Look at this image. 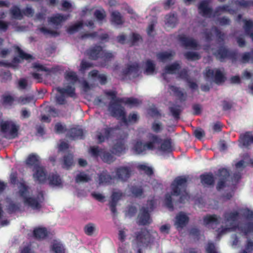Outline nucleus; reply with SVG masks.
<instances>
[{
	"mask_svg": "<svg viewBox=\"0 0 253 253\" xmlns=\"http://www.w3.org/2000/svg\"><path fill=\"white\" fill-rule=\"evenodd\" d=\"M28 85L27 81L24 79H21L18 81V87L20 89H25Z\"/></svg>",
	"mask_w": 253,
	"mask_h": 253,
	"instance_id": "53",
	"label": "nucleus"
},
{
	"mask_svg": "<svg viewBox=\"0 0 253 253\" xmlns=\"http://www.w3.org/2000/svg\"><path fill=\"white\" fill-rule=\"evenodd\" d=\"M73 164V157L71 155H69L65 157L64 160L63 167L65 168L68 169Z\"/></svg>",
	"mask_w": 253,
	"mask_h": 253,
	"instance_id": "45",
	"label": "nucleus"
},
{
	"mask_svg": "<svg viewBox=\"0 0 253 253\" xmlns=\"http://www.w3.org/2000/svg\"><path fill=\"white\" fill-rule=\"evenodd\" d=\"M206 250L208 253H217L214 245L211 243L208 244Z\"/></svg>",
	"mask_w": 253,
	"mask_h": 253,
	"instance_id": "54",
	"label": "nucleus"
},
{
	"mask_svg": "<svg viewBox=\"0 0 253 253\" xmlns=\"http://www.w3.org/2000/svg\"><path fill=\"white\" fill-rule=\"evenodd\" d=\"M72 133H75V134L72 137L75 138L76 137L81 136L83 134V131L81 129H76L75 128L72 129L71 130Z\"/></svg>",
	"mask_w": 253,
	"mask_h": 253,
	"instance_id": "57",
	"label": "nucleus"
},
{
	"mask_svg": "<svg viewBox=\"0 0 253 253\" xmlns=\"http://www.w3.org/2000/svg\"><path fill=\"white\" fill-rule=\"evenodd\" d=\"M95 16L97 20H101L105 17V11L103 9L97 10L95 12Z\"/></svg>",
	"mask_w": 253,
	"mask_h": 253,
	"instance_id": "49",
	"label": "nucleus"
},
{
	"mask_svg": "<svg viewBox=\"0 0 253 253\" xmlns=\"http://www.w3.org/2000/svg\"><path fill=\"white\" fill-rule=\"evenodd\" d=\"M34 101V99L31 96H24L20 97L18 103L21 105H25Z\"/></svg>",
	"mask_w": 253,
	"mask_h": 253,
	"instance_id": "38",
	"label": "nucleus"
},
{
	"mask_svg": "<svg viewBox=\"0 0 253 253\" xmlns=\"http://www.w3.org/2000/svg\"><path fill=\"white\" fill-rule=\"evenodd\" d=\"M35 237L37 239H43L47 234L46 229L42 227H38L34 230L33 231Z\"/></svg>",
	"mask_w": 253,
	"mask_h": 253,
	"instance_id": "21",
	"label": "nucleus"
},
{
	"mask_svg": "<svg viewBox=\"0 0 253 253\" xmlns=\"http://www.w3.org/2000/svg\"><path fill=\"white\" fill-rule=\"evenodd\" d=\"M18 126L11 121H2L0 123V130L8 138H13L17 135Z\"/></svg>",
	"mask_w": 253,
	"mask_h": 253,
	"instance_id": "8",
	"label": "nucleus"
},
{
	"mask_svg": "<svg viewBox=\"0 0 253 253\" xmlns=\"http://www.w3.org/2000/svg\"><path fill=\"white\" fill-rule=\"evenodd\" d=\"M149 210H144L141 211L138 216V223L140 224L145 225L151 222V219L148 213Z\"/></svg>",
	"mask_w": 253,
	"mask_h": 253,
	"instance_id": "19",
	"label": "nucleus"
},
{
	"mask_svg": "<svg viewBox=\"0 0 253 253\" xmlns=\"http://www.w3.org/2000/svg\"><path fill=\"white\" fill-rule=\"evenodd\" d=\"M247 163L248 160L246 159L245 160L240 161L236 164V167L238 169H240L242 168H244L246 166V164Z\"/></svg>",
	"mask_w": 253,
	"mask_h": 253,
	"instance_id": "58",
	"label": "nucleus"
},
{
	"mask_svg": "<svg viewBox=\"0 0 253 253\" xmlns=\"http://www.w3.org/2000/svg\"><path fill=\"white\" fill-rule=\"evenodd\" d=\"M253 250V243L249 241L247 243L246 251H243L242 253H249Z\"/></svg>",
	"mask_w": 253,
	"mask_h": 253,
	"instance_id": "56",
	"label": "nucleus"
},
{
	"mask_svg": "<svg viewBox=\"0 0 253 253\" xmlns=\"http://www.w3.org/2000/svg\"><path fill=\"white\" fill-rule=\"evenodd\" d=\"M253 143V134L251 132H246L241 135L240 138V146L248 147Z\"/></svg>",
	"mask_w": 253,
	"mask_h": 253,
	"instance_id": "15",
	"label": "nucleus"
},
{
	"mask_svg": "<svg viewBox=\"0 0 253 253\" xmlns=\"http://www.w3.org/2000/svg\"><path fill=\"white\" fill-rule=\"evenodd\" d=\"M220 175L221 176L223 177V178H226V177L229 175V172L226 169H221L219 171ZM225 182V179H221L220 181L218 182L217 186V188L218 190H220L224 187V183Z\"/></svg>",
	"mask_w": 253,
	"mask_h": 253,
	"instance_id": "26",
	"label": "nucleus"
},
{
	"mask_svg": "<svg viewBox=\"0 0 253 253\" xmlns=\"http://www.w3.org/2000/svg\"><path fill=\"white\" fill-rule=\"evenodd\" d=\"M186 57L189 59L191 60H197L199 58V55L193 52H189L186 54Z\"/></svg>",
	"mask_w": 253,
	"mask_h": 253,
	"instance_id": "51",
	"label": "nucleus"
},
{
	"mask_svg": "<svg viewBox=\"0 0 253 253\" xmlns=\"http://www.w3.org/2000/svg\"><path fill=\"white\" fill-rule=\"evenodd\" d=\"M112 178L110 177V176L107 175L105 172H104L100 175L99 177V184H105L109 183L110 182Z\"/></svg>",
	"mask_w": 253,
	"mask_h": 253,
	"instance_id": "32",
	"label": "nucleus"
},
{
	"mask_svg": "<svg viewBox=\"0 0 253 253\" xmlns=\"http://www.w3.org/2000/svg\"><path fill=\"white\" fill-rule=\"evenodd\" d=\"M138 168L148 175H151L153 173L152 169L145 164L138 165Z\"/></svg>",
	"mask_w": 253,
	"mask_h": 253,
	"instance_id": "39",
	"label": "nucleus"
},
{
	"mask_svg": "<svg viewBox=\"0 0 253 253\" xmlns=\"http://www.w3.org/2000/svg\"><path fill=\"white\" fill-rule=\"evenodd\" d=\"M89 179V177L84 173H80L78 174L76 178L77 182H86Z\"/></svg>",
	"mask_w": 253,
	"mask_h": 253,
	"instance_id": "42",
	"label": "nucleus"
},
{
	"mask_svg": "<svg viewBox=\"0 0 253 253\" xmlns=\"http://www.w3.org/2000/svg\"><path fill=\"white\" fill-rule=\"evenodd\" d=\"M89 56L93 59L101 57L104 61H109L114 56L111 53L105 52L100 46H96L89 51Z\"/></svg>",
	"mask_w": 253,
	"mask_h": 253,
	"instance_id": "9",
	"label": "nucleus"
},
{
	"mask_svg": "<svg viewBox=\"0 0 253 253\" xmlns=\"http://www.w3.org/2000/svg\"><path fill=\"white\" fill-rule=\"evenodd\" d=\"M253 26V22L251 20L246 21L245 23V28L247 32L252 28Z\"/></svg>",
	"mask_w": 253,
	"mask_h": 253,
	"instance_id": "59",
	"label": "nucleus"
},
{
	"mask_svg": "<svg viewBox=\"0 0 253 253\" xmlns=\"http://www.w3.org/2000/svg\"><path fill=\"white\" fill-rule=\"evenodd\" d=\"M55 131L57 133H61L63 132L64 130V127L60 123H57L55 126Z\"/></svg>",
	"mask_w": 253,
	"mask_h": 253,
	"instance_id": "60",
	"label": "nucleus"
},
{
	"mask_svg": "<svg viewBox=\"0 0 253 253\" xmlns=\"http://www.w3.org/2000/svg\"><path fill=\"white\" fill-rule=\"evenodd\" d=\"M113 129L105 128L101 131V132H98L97 134V138L99 142H102L105 140L109 136L111 132L113 131Z\"/></svg>",
	"mask_w": 253,
	"mask_h": 253,
	"instance_id": "25",
	"label": "nucleus"
},
{
	"mask_svg": "<svg viewBox=\"0 0 253 253\" xmlns=\"http://www.w3.org/2000/svg\"><path fill=\"white\" fill-rule=\"evenodd\" d=\"M92 66V64L89 62L83 60L81 65L80 71L84 72L85 70H88Z\"/></svg>",
	"mask_w": 253,
	"mask_h": 253,
	"instance_id": "46",
	"label": "nucleus"
},
{
	"mask_svg": "<svg viewBox=\"0 0 253 253\" xmlns=\"http://www.w3.org/2000/svg\"><path fill=\"white\" fill-rule=\"evenodd\" d=\"M39 157L36 155H30L27 160V164L31 166H35L33 177L35 181L39 183H44L46 180V175L44 169L39 166Z\"/></svg>",
	"mask_w": 253,
	"mask_h": 253,
	"instance_id": "6",
	"label": "nucleus"
},
{
	"mask_svg": "<svg viewBox=\"0 0 253 253\" xmlns=\"http://www.w3.org/2000/svg\"><path fill=\"white\" fill-rule=\"evenodd\" d=\"M84 25L82 23H78L71 27L68 29V32L70 34H73L74 32L77 31L80 28L84 27Z\"/></svg>",
	"mask_w": 253,
	"mask_h": 253,
	"instance_id": "40",
	"label": "nucleus"
},
{
	"mask_svg": "<svg viewBox=\"0 0 253 253\" xmlns=\"http://www.w3.org/2000/svg\"><path fill=\"white\" fill-rule=\"evenodd\" d=\"M14 101L13 98L10 95H5L3 97V102L6 105L10 106Z\"/></svg>",
	"mask_w": 253,
	"mask_h": 253,
	"instance_id": "52",
	"label": "nucleus"
},
{
	"mask_svg": "<svg viewBox=\"0 0 253 253\" xmlns=\"http://www.w3.org/2000/svg\"><path fill=\"white\" fill-rule=\"evenodd\" d=\"M240 215H243L247 218L251 219V222L246 225L242 231L247 235H249L253 234V212L245 209L241 210L237 212L226 213L225 216L224 222L223 223L225 227L223 228V225H221V229L218 228L217 230L218 235H222L228 232L234 230L236 228L237 220Z\"/></svg>",
	"mask_w": 253,
	"mask_h": 253,
	"instance_id": "1",
	"label": "nucleus"
},
{
	"mask_svg": "<svg viewBox=\"0 0 253 253\" xmlns=\"http://www.w3.org/2000/svg\"><path fill=\"white\" fill-rule=\"evenodd\" d=\"M15 49V52L17 54L18 57H15L14 58L13 61L11 63V65L12 66H16L17 64L21 63L24 59L30 61L32 59V56L31 55L25 53L19 47L16 46Z\"/></svg>",
	"mask_w": 253,
	"mask_h": 253,
	"instance_id": "11",
	"label": "nucleus"
},
{
	"mask_svg": "<svg viewBox=\"0 0 253 253\" xmlns=\"http://www.w3.org/2000/svg\"><path fill=\"white\" fill-rule=\"evenodd\" d=\"M52 251L55 253H65V249L63 245L59 242L55 241L52 247Z\"/></svg>",
	"mask_w": 253,
	"mask_h": 253,
	"instance_id": "28",
	"label": "nucleus"
},
{
	"mask_svg": "<svg viewBox=\"0 0 253 253\" xmlns=\"http://www.w3.org/2000/svg\"><path fill=\"white\" fill-rule=\"evenodd\" d=\"M67 19V17L63 16L60 14H57L49 19V23L51 25H58Z\"/></svg>",
	"mask_w": 253,
	"mask_h": 253,
	"instance_id": "24",
	"label": "nucleus"
},
{
	"mask_svg": "<svg viewBox=\"0 0 253 253\" xmlns=\"http://www.w3.org/2000/svg\"><path fill=\"white\" fill-rule=\"evenodd\" d=\"M95 227L93 224H88L84 227L85 233L88 235H91L93 234L95 231Z\"/></svg>",
	"mask_w": 253,
	"mask_h": 253,
	"instance_id": "43",
	"label": "nucleus"
},
{
	"mask_svg": "<svg viewBox=\"0 0 253 253\" xmlns=\"http://www.w3.org/2000/svg\"><path fill=\"white\" fill-rule=\"evenodd\" d=\"M201 182L204 185H211L213 182V178L211 174H205L201 177Z\"/></svg>",
	"mask_w": 253,
	"mask_h": 253,
	"instance_id": "29",
	"label": "nucleus"
},
{
	"mask_svg": "<svg viewBox=\"0 0 253 253\" xmlns=\"http://www.w3.org/2000/svg\"><path fill=\"white\" fill-rule=\"evenodd\" d=\"M106 94L112 100L111 103L109 107V111L113 116L123 120V122L126 125L135 123L137 121L138 119V115L134 113L130 114L127 120L125 119V112L121 105V101L116 99L115 91H108Z\"/></svg>",
	"mask_w": 253,
	"mask_h": 253,
	"instance_id": "3",
	"label": "nucleus"
},
{
	"mask_svg": "<svg viewBox=\"0 0 253 253\" xmlns=\"http://www.w3.org/2000/svg\"><path fill=\"white\" fill-rule=\"evenodd\" d=\"M33 68L38 72H48L49 71V69L47 68L38 63H35L33 65Z\"/></svg>",
	"mask_w": 253,
	"mask_h": 253,
	"instance_id": "44",
	"label": "nucleus"
},
{
	"mask_svg": "<svg viewBox=\"0 0 253 253\" xmlns=\"http://www.w3.org/2000/svg\"><path fill=\"white\" fill-rule=\"evenodd\" d=\"M186 183V178L180 177L176 178L171 185V188L173 192L172 195H181V202L188 201L189 198L185 188Z\"/></svg>",
	"mask_w": 253,
	"mask_h": 253,
	"instance_id": "7",
	"label": "nucleus"
},
{
	"mask_svg": "<svg viewBox=\"0 0 253 253\" xmlns=\"http://www.w3.org/2000/svg\"><path fill=\"white\" fill-rule=\"evenodd\" d=\"M227 54V52L225 49H220L217 53H215V55L217 58L222 59L226 57Z\"/></svg>",
	"mask_w": 253,
	"mask_h": 253,
	"instance_id": "48",
	"label": "nucleus"
},
{
	"mask_svg": "<svg viewBox=\"0 0 253 253\" xmlns=\"http://www.w3.org/2000/svg\"><path fill=\"white\" fill-rule=\"evenodd\" d=\"M140 39V37L139 35L133 34L132 35L131 42L133 44L135 43L137 41Z\"/></svg>",
	"mask_w": 253,
	"mask_h": 253,
	"instance_id": "64",
	"label": "nucleus"
},
{
	"mask_svg": "<svg viewBox=\"0 0 253 253\" xmlns=\"http://www.w3.org/2000/svg\"><path fill=\"white\" fill-rule=\"evenodd\" d=\"M148 137L149 141L145 145H143L139 140L134 142L132 149L136 154H141L147 149L153 150L156 148H158L163 152L170 151L171 144L169 140H167L162 142L156 136L151 134Z\"/></svg>",
	"mask_w": 253,
	"mask_h": 253,
	"instance_id": "2",
	"label": "nucleus"
},
{
	"mask_svg": "<svg viewBox=\"0 0 253 253\" xmlns=\"http://www.w3.org/2000/svg\"><path fill=\"white\" fill-rule=\"evenodd\" d=\"M199 9L200 12L204 16L210 17L211 16V9L208 6V1L205 0L202 1L199 6Z\"/></svg>",
	"mask_w": 253,
	"mask_h": 253,
	"instance_id": "18",
	"label": "nucleus"
},
{
	"mask_svg": "<svg viewBox=\"0 0 253 253\" xmlns=\"http://www.w3.org/2000/svg\"><path fill=\"white\" fill-rule=\"evenodd\" d=\"M50 185L53 186H59L61 184V180L57 175H53L48 179Z\"/></svg>",
	"mask_w": 253,
	"mask_h": 253,
	"instance_id": "31",
	"label": "nucleus"
},
{
	"mask_svg": "<svg viewBox=\"0 0 253 253\" xmlns=\"http://www.w3.org/2000/svg\"><path fill=\"white\" fill-rule=\"evenodd\" d=\"M203 224L208 228H215L219 226L218 218L215 215H207L204 218Z\"/></svg>",
	"mask_w": 253,
	"mask_h": 253,
	"instance_id": "14",
	"label": "nucleus"
},
{
	"mask_svg": "<svg viewBox=\"0 0 253 253\" xmlns=\"http://www.w3.org/2000/svg\"><path fill=\"white\" fill-rule=\"evenodd\" d=\"M90 153L93 156H100L104 162L108 163L113 162L114 160V157L112 155L109 153H104L102 150H99L97 147H91Z\"/></svg>",
	"mask_w": 253,
	"mask_h": 253,
	"instance_id": "12",
	"label": "nucleus"
},
{
	"mask_svg": "<svg viewBox=\"0 0 253 253\" xmlns=\"http://www.w3.org/2000/svg\"><path fill=\"white\" fill-rule=\"evenodd\" d=\"M11 13L15 18L20 19L22 17L21 12L20 9L16 7H14L12 8L11 10Z\"/></svg>",
	"mask_w": 253,
	"mask_h": 253,
	"instance_id": "47",
	"label": "nucleus"
},
{
	"mask_svg": "<svg viewBox=\"0 0 253 253\" xmlns=\"http://www.w3.org/2000/svg\"><path fill=\"white\" fill-rule=\"evenodd\" d=\"M189 221L188 215L184 212L179 213L175 217L174 225L179 230L185 226Z\"/></svg>",
	"mask_w": 253,
	"mask_h": 253,
	"instance_id": "13",
	"label": "nucleus"
},
{
	"mask_svg": "<svg viewBox=\"0 0 253 253\" xmlns=\"http://www.w3.org/2000/svg\"><path fill=\"white\" fill-rule=\"evenodd\" d=\"M176 22V17L174 14L168 15L166 17V23L170 26H174Z\"/></svg>",
	"mask_w": 253,
	"mask_h": 253,
	"instance_id": "37",
	"label": "nucleus"
},
{
	"mask_svg": "<svg viewBox=\"0 0 253 253\" xmlns=\"http://www.w3.org/2000/svg\"><path fill=\"white\" fill-rule=\"evenodd\" d=\"M124 102L130 107L136 106L140 102L138 99L133 98H127Z\"/></svg>",
	"mask_w": 253,
	"mask_h": 253,
	"instance_id": "41",
	"label": "nucleus"
},
{
	"mask_svg": "<svg viewBox=\"0 0 253 253\" xmlns=\"http://www.w3.org/2000/svg\"><path fill=\"white\" fill-rule=\"evenodd\" d=\"M139 72V67L137 64H134L129 67L124 74H129L133 77H135Z\"/></svg>",
	"mask_w": 253,
	"mask_h": 253,
	"instance_id": "27",
	"label": "nucleus"
},
{
	"mask_svg": "<svg viewBox=\"0 0 253 253\" xmlns=\"http://www.w3.org/2000/svg\"><path fill=\"white\" fill-rule=\"evenodd\" d=\"M172 56L173 53L172 52H164L159 53L158 55V57L160 60L164 61L170 59Z\"/></svg>",
	"mask_w": 253,
	"mask_h": 253,
	"instance_id": "36",
	"label": "nucleus"
},
{
	"mask_svg": "<svg viewBox=\"0 0 253 253\" xmlns=\"http://www.w3.org/2000/svg\"><path fill=\"white\" fill-rule=\"evenodd\" d=\"M205 76L207 80H214L217 84L222 83L224 80L223 73L219 69H207Z\"/></svg>",
	"mask_w": 253,
	"mask_h": 253,
	"instance_id": "10",
	"label": "nucleus"
},
{
	"mask_svg": "<svg viewBox=\"0 0 253 253\" xmlns=\"http://www.w3.org/2000/svg\"><path fill=\"white\" fill-rule=\"evenodd\" d=\"M179 69V64L174 63L167 67L165 69L166 74H175L178 72Z\"/></svg>",
	"mask_w": 253,
	"mask_h": 253,
	"instance_id": "30",
	"label": "nucleus"
},
{
	"mask_svg": "<svg viewBox=\"0 0 253 253\" xmlns=\"http://www.w3.org/2000/svg\"><path fill=\"white\" fill-rule=\"evenodd\" d=\"M150 236L149 232L147 231L144 230L142 233L137 236L134 243L138 244V245L141 246L140 244H142L143 246L146 244L147 243L150 242Z\"/></svg>",
	"mask_w": 253,
	"mask_h": 253,
	"instance_id": "16",
	"label": "nucleus"
},
{
	"mask_svg": "<svg viewBox=\"0 0 253 253\" xmlns=\"http://www.w3.org/2000/svg\"><path fill=\"white\" fill-rule=\"evenodd\" d=\"M66 84L64 88L58 87L54 90L56 91L61 96H56L57 102L60 104L64 102V96L68 95L73 97L75 95L74 84L78 81L76 73L72 71H67L65 74Z\"/></svg>",
	"mask_w": 253,
	"mask_h": 253,
	"instance_id": "4",
	"label": "nucleus"
},
{
	"mask_svg": "<svg viewBox=\"0 0 253 253\" xmlns=\"http://www.w3.org/2000/svg\"><path fill=\"white\" fill-rule=\"evenodd\" d=\"M129 175L130 172L128 169L126 168H122L117 170L116 176L122 180H126Z\"/></svg>",
	"mask_w": 253,
	"mask_h": 253,
	"instance_id": "22",
	"label": "nucleus"
},
{
	"mask_svg": "<svg viewBox=\"0 0 253 253\" xmlns=\"http://www.w3.org/2000/svg\"><path fill=\"white\" fill-rule=\"evenodd\" d=\"M195 136L198 138H201L205 134L204 131L201 128L197 129L194 131Z\"/></svg>",
	"mask_w": 253,
	"mask_h": 253,
	"instance_id": "55",
	"label": "nucleus"
},
{
	"mask_svg": "<svg viewBox=\"0 0 253 253\" xmlns=\"http://www.w3.org/2000/svg\"><path fill=\"white\" fill-rule=\"evenodd\" d=\"M170 89L177 96H178L180 97L181 95H183V93H182L181 91L179 89V88H177L174 86H172V87H171Z\"/></svg>",
	"mask_w": 253,
	"mask_h": 253,
	"instance_id": "62",
	"label": "nucleus"
},
{
	"mask_svg": "<svg viewBox=\"0 0 253 253\" xmlns=\"http://www.w3.org/2000/svg\"><path fill=\"white\" fill-rule=\"evenodd\" d=\"M112 21L117 25L121 24L122 23V17L119 12L115 11L112 13Z\"/></svg>",
	"mask_w": 253,
	"mask_h": 253,
	"instance_id": "34",
	"label": "nucleus"
},
{
	"mask_svg": "<svg viewBox=\"0 0 253 253\" xmlns=\"http://www.w3.org/2000/svg\"><path fill=\"white\" fill-rule=\"evenodd\" d=\"M122 196V194L120 192L113 193L112 195V202L111 203V211L112 212L115 213L116 211L114 205L115 202L119 200Z\"/></svg>",
	"mask_w": 253,
	"mask_h": 253,
	"instance_id": "35",
	"label": "nucleus"
},
{
	"mask_svg": "<svg viewBox=\"0 0 253 253\" xmlns=\"http://www.w3.org/2000/svg\"><path fill=\"white\" fill-rule=\"evenodd\" d=\"M171 196L167 195L165 198V204L168 208H170L171 207Z\"/></svg>",
	"mask_w": 253,
	"mask_h": 253,
	"instance_id": "61",
	"label": "nucleus"
},
{
	"mask_svg": "<svg viewBox=\"0 0 253 253\" xmlns=\"http://www.w3.org/2000/svg\"><path fill=\"white\" fill-rule=\"evenodd\" d=\"M145 73L147 75L152 74L155 70V67L153 63L151 61H147L145 63Z\"/></svg>",
	"mask_w": 253,
	"mask_h": 253,
	"instance_id": "33",
	"label": "nucleus"
},
{
	"mask_svg": "<svg viewBox=\"0 0 253 253\" xmlns=\"http://www.w3.org/2000/svg\"><path fill=\"white\" fill-rule=\"evenodd\" d=\"M89 78L94 80H98L101 84H105L106 77L104 74H98L97 71L93 70L89 73Z\"/></svg>",
	"mask_w": 253,
	"mask_h": 253,
	"instance_id": "20",
	"label": "nucleus"
},
{
	"mask_svg": "<svg viewBox=\"0 0 253 253\" xmlns=\"http://www.w3.org/2000/svg\"><path fill=\"white\" fill-rule=\"evenodd\" d=\"M40 30L42 33L46 35H50L52 36H55L57 35V33L56 32L48 30L45 27L41 28Z\"/></svg>",
	"mask_w": 253,
	"mask_h": 253,
	"instance_id": "50",
	"label": "nucleus"
},
{
	"mask_svg": "<svg viewBox=\"0 0 253 253\" xmlns=\"http://www.w3.org/2000/svg\"><path fill=\"white\" fill-rule=\"evenodd\" d=\"M19 189V194L24 204L33 209H38L40 207V203L42 199L43 195L40 194L38 200L34 199L30 197L28 187L24 181L17 183Z\"/></svg>",
	"mask_w": 253,
	"mask_h": 253,
	"instance_id": "5",
	"label": "nucleus"
},
{
	"mask_svg": "<svg viewBox=\"0 0 253 253\" xmlns=\"http://www.w3.org/2000/svg\"><path fill=\"white\" fill-rule=\"evenodd\" d=\"M126 149L124 139L117 140L113 148H112L113 153L120 155L124 152Z\"/></svg>",
	"mask_w": 253,
	"mask_h": 253,
	"instance_id": "17",
	"label": "nucleus"
},
{
	"mask_svg": "<svg viewBox=\"0 0 253 253\" xmlns=\"http://www.w3.org/2000/svg\"><path fill=\"white\" fill-rule=\"evenodd\" d=\"M161 128V125L159 123H155L152 126L153 130L156 132L159 131Z\"/></svg>",
	"mask_w": 253,
	"mask_h": 253,
	"instance_id": "63",
	"label": "nucleus"
},
{
	"mask_svg": "<svg viewBox=\"0 0 253 253\" xmlns=\"http://www.w3.org/2000/svg\"><path fill=\"white\" fill-rule=\"evenodd\" d=\"M180 40L182 43L186 47L194 48L197 46V42L192 39L182 37L180 38Z\"/></svg>",
	"mask_w": 253,
	"mask_h": 253,
	"instance_id": "23",
	"label": "nucleus"
}]
</instances>
